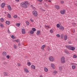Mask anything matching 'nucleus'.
Returning <instances> with one entry per match:
<instances>
[{
  "instance_id": "obj_1",
  "label": "nucleus",
  "mask_w": 77,
  "mask_h": 77,
  "mask_svg": "<svg viewBox=\"0 0 77 77\" xmlns=\"http://www.w3.org/2000/svg\"><path fill=\"white\" fill-rule=\"evenodd\" d=\"M29 4V3L28 2L26 1L24 2H22L20 5L22 6V7H23L24 8H27V5Z\"/></svg>"
},
{
  "instance_id": "obj_2",
  "label": "nucleus",
  "mask_w": 77,
  "mask_h": 77,
  "mask_svg": "<svg viewBox=\"0 0 77 77\" xmlns=\"http://www.w3.org/2000/svg\"><path fill=\"white\" fill-rule=\"evenodd\" d=\"M61 63H65V58L64 57H62L61 58Z\"/></svg>"
},
{
  "instance_id": "obj_3",
  "label": "nucleus",
  "mask_w": 77,
  "mask_h": 77,
  "mask_svg": "<svg viewBox=\"0 0 77 77\" xmlns=\"http://www.w3.org/2000/svg\"><path fill=\"white\" fill-rule=\"evenodd\" d=\"M49 60L51 62H54V58L52 56H50L49 58Z\"/></svg>"
},
{
  "instance_id": "obj_4",
  "label": "nucleus",
  "mask_w": 77,
  "mask_h": 77,
  "mask_svg": "<svg viewBox=\"0 0 77 77\" xmlns=\"http://www.w3.org/2000/svg\"><path fill=\"white\" fill-rule=\"evenodd\" d=\"M32 14L34 17H37L38 16V12L35 11H32Z\"/></svg>"
},
{
  "instance_id": "obj_5",
  "label": "nucleus",
  "mask_w": 77,
  "mask_h": 77,
  "mask_svg": "<svg viewBox=\"0 0 77 77\" xmlns=\"http://www.w3.org/2000/svg\"><path fill=\"white\" fill-rule=\"evenodd\" d=\"M65 12H66V10H61L60 11V13L62 15H63L65 14Z\"/></svg>"
},
{
  "instance_id": "obj_6",
  "label": "nucleus",
  "mask_w": 77,
  "mask_h": 77,
  "mask_svg": "<svg viewBox=\"0 0 77 77\" xmlns=\"http://www.w3.org/2000/svg\"><path fill=\"white\" fill-rule=\"evenodd\" d=\"M36 35L38 36H40L41 35V31L39 30L37 31L36 32Z\"/></svg>"
},
{
  "instance_id": "obj_7",
  "label": "nucleus",
  "mask_w": 77,
  "mask_h": 77,
  "mask_svg": "<svg viewBox=\"0 0 77 77\" xmlns=\"http://www.w3.org/2000/svg\"><path fill=\"white\" fill-rule=\"evenodd\" d=\"M51 67L53 69H55V65L53 63H51Z\"/></svg>"
},
{
  "instance_id": "obj_8",
  "label": "nucleus",
  "mask_w": 77,
  "mask_h": 77,
  "mask_svg": "<svg viewBox=\"0 0 77 77\" xmlns=\"http://www.w3.org/2000/svg\"><path fill=\"white\" fill-rule=\"evenodd\" d=\"M45 48V45H43L41 47V49L42 51L44 50V48Z\"/></svg>"
},
{
  "instance_id": "obj_9",
  "label": "nucleus",
  "mask_w": 77,
  "mask_h": 77,
  "mask_svg": "<svg viewBox=\"0 0 77 77\" xmlns=\"http://www.w3.org/2000/svg\"><path fill=\"white\" fill-rule=\"evenodd\" d=\"M71 46H66L65 47L66 48H67V49L68 50H71Z\"/></svg>"
},
{
  "instance_id": "obj_10",
  "label": "nucleus",
  "mask_w": 77,
  "mask_h": 77,
  "mask_svg": "<svg viewBox=\"0 0 77 77\" xmlns=\"http://www.w3.org/2000/svg\"><path fill=\"white\" fill-rule=\"evenodd\" d=\"M6 4L5 3H2L1 5V7L2 8H4L5 7V6Z\"/></svg>"
},
{
  "instance_id": "obj_11",
  "label": "nucleus",
  "mask_w": 77,
  "mask_h": 77,
  "mask_svg": "<svg viewBox=\"0 0 77 77\" xmlns=\"http://www.w3.org/2000/svg\"><path fill=\"white\" fill-rule=\"evenodd\" d=\"M24 71L26 72V73H28L29 71V70L27 69L26 68H24Z\"/></svg>"
},
{
  "instance_id": "obj_12",
  "label": "nucleus",
  "mask_w": 77,
  "mask_h": 77,
  "mask_svg": "<svg viewBox=\"0 0 77 77\" xmlns=\"http://www.w3.org/2000/svg\"><path fill=\"white\" fill-rule=\"evenodd\" d=\"M59 29L60 30H61L63 31V30H64V28H63V27L62 26H60L59 28Z\"/></svg>"
},
{
  "instance_id": "obj_13",
  "label": "nucleus",
  "mask_w": 77,
  "mask_h": 77,
  "mask_svg": "<svg viewBox=\"0 0 77 77\" xmlns=\"http://www.w3.org/2000/svg\"><path fill=\"white\" fill-rule=\"evenodd\" d=\"M22 34H25V33H26V31H25V29H22Z\"/></svg>"
},
{
  "instance_id": "obj_14",
  "label": "nucleus",
  "mask_w": 77,
  "mask_h": 77,
  "mask_svg": "<svg viewBox=\"0 0 77 77\" xmlns=\"http://www.w3.org/2000/svg\"><path fill=\"white\" fill-rule=\"evenodd\" d=\"M68 39V36L66 35H64V41H66Z\"/></svg>"
},
{
  "instance_id": "obj_15",
  "label": "nucleus",
  "mask_w": 77,
  "mask_h": 77,
  "mask_svg": "<svg viewBox=\"0 0 77 77\" xmlns=\"http://www.w3.org/2000/svg\"><path fill=\"white\" fill-rule=\"evenodd\" d=\"M27 65L28 66H29L32 65V63H31L30 62H27Z\"/></svg>"
},
{
  "instance_id": "obj_16",
  "label": "nucleus",
  "mask_w": 77,
  "mask_h": 77,
  "mask_svg": "<svg viewBox=\"0 0 77 77\" xmlns=\"http://www.w3.org/2000/svg\"><path fill=\"white\" fill-rule=\"evenodd\" d=\"M76 67V65H73L72 66V69H75Z\"/></svg>"
},
{
  "instance_id": "obj_17",
  "label": "nucleus",
  "mask_w": 77,
  "mask_h": 77,
  "mask_svg": "<svg viewBox=\"0 0 77 77\" xmlns=\"http://www.w3.org/2000/svg\"><path fill=\"white\" fill-rule=\"evenodd\" d=\"M2 54L3 56H6V52L5 51H4L2 52Z\"/></svg>"
},
{
  "instance_id": "obj_18",
  "label": "nucleus",
  "mask_w": 77,
  "mask_h": 77,
  "mask_svg": "<svg viewBox=\"0 0 77 77\" xmlns=\"http://www.w3.org/2000/svg\"><path fill=\"white\" fill-rule=\"evenodd\" d=\"M59 70L60 71H62L63 69V67H62V66H60L59 67Z\"/></svg>"
},
{
  "instance_id": "obj_19",
  "label": "nucleus",
  "mask_w": 77,
  "mask_h": 77,
  "mask_svg": "<svg viewBox=\"0 0 77 77\" xmlns=\"http://www.w3.org/2000/svg\"><path fill=\"white\" fill-rule=\"evenodd\" d=\"M44 70L45 71V72H48V69L46 67L44 68Z\"/></svg>"
},
{
  "instance_id": "obj_20",
  "label": "nucleus",
  "mask_w": 77,
  "mask_h": 77,
  "mask_svg": "<svg viewBox=\"0 0 77 77\" xmlns=\"http://www.w3.org/2000/svg\"><path fill=\"white\" fill-rule=\"evenodd\" d=\"M55 7L56 8V9H57L58 10L60 9V7L58 5H55Z\"/></svg>"
},
{
  "instance_id": "obj_21",
  "label": "nucleus",
  "mask_w": 77,
  "mask_h": 77,
  "mask_svg": "<svg viewBox=\"0 0 77 77\" xmlns=\"http://www.w3.org/2000/svg\"><path fill=\"white\" fill-rule=\"evenodd\" d=\"M31 68L32 69H35V66H34L33 65H32L31 66Z\"/></svg>"
},
{
  "instance_id": "obj_22",
  "label": "nucleus",
  "mask_w": 77,
  "mask_h": 77,
  "mask_svg": "<svg viewBox=\"0 0 77 77\" xmlns=\"http://www.w3.org/2000/svg\"><path fill=\"white\" fill-rule=\"evenodd\" d=\"M64 52L65 53H66V54H69V53L68 51L66 49H65L64 50Z\"/></svg>"
},
{
  "instance_id": "obj_23",
  "label": "nucleus",
  "mask_w": 77,
  "mask_h": 77,
  "mask_svg": "<svg viewBox=\"0 0 77 77\" xmlns=\"http://www.w3.org/2000/svg\"><path fill=\"white\" fill-rule=\"evenodd\" d=\"M8 8L9 11H11L12 10V8H11V7L10 5H8Z\"/></svg>"
},
{
  "instance_id": "obj_24",
  "label": "nucleus",
  "mask_w": 77,
  "mask_h": 77,
  "mask_svg": "<svg viewBox=\"0 0 77 77\" xmlns=\"http://www.w3.org/2000/svg\"><path fill=\"white\" fill-rule=\"evenodd\" d=\"M75 48L74 47H72L71 46L70 50H72V51H74V50H75Z\"/></svg>"
},
{
  "instance_id": "obj_25",
  "label": "nucleus",
  "mask_w": 77,
  "mask_h": 77,
  "mask_svg": "<svg viewBox=\"0 0 77 77\" xmlns=\"http://www.w3.org/2000/svg\"><path fill=\"white\" fill-rule=\"evenodd\" d=\"M64 38V35L63 34H62L61 35V38L63 39Z\"/></svg>"
},
{
  "instance_id": "obj_26",
  "label": "nucleus",
  "mask_w": 77,
  "mask_h": 77,
  "mask_svg": "<svg viewBox=\"0 0 77 77\" xmlns=\"http://www.w3.org/2000/svg\"><path fill=\"white\" fill-rule=\"evenodd\" d=\"M3 74L4 76H6L8 75V73L6 72H3Z\"/></svg>"
},
{
  "instance_id": "obj_27",
  "label": "nucleus",
  "mask_w": 77,
  "mask_h": 77,
  "mask_svg": "<svg viewBox=\"0 0 77 77\" xmlns=\"http://www.w3.org/2000/svg\"><path fill=\"white\" fill-rule=\"evenodd\" d=\"M30 34H31V35H33V34L34 33V32L33 30H31L30 31Z\"/></svg>"
},
{
  "instance_id": "obj_28",
  "label": "nucleus",
  "mask_w": 77,
  "mask_h": 77,
  "mask_svg": "<svg viewBox=\"0 0 77 77\" xmlns=\"http://www.w3.org/2000/svg\"><path fill=\"white\" fill-rule=\"evenodd\" d=\"M5 23L6 24H7V25H9V24H10V22L8 21H6Z\"/></svg>"
},
{
  "instance_id": "obj_29",
  "label": "nucleus",
  "mask_w": 77,
  "mask_h": 77,
  "mask_svg": "<svg viewBox=\"0 0 77 77\" xmlns=\"http://www.w3.org/2000/svg\"><path fill=\"white\" fill-rule=\"evenodd\" d=\"M56 36L57 38H60V35L59 34H57L56 35Z\"/></svg>"
},
{
  "instance_id": "obj_30",
  "label": "nucleus",
  "mask_w": 77,
  "mask_h": 77,
  "mask_svg": "<svg viewBox=\"0 0 77 77\" xmlns=\"http://www.w3.org/2000/svg\"><path fill=\"white\" fill-rule=\"evenodd\" d=\"M31 8H32V9H34V10H35L36 8H35V7H33V5H31Z\"/></svg>"
},
{
  "instance_id": "obj_31",
  "label": "nucleus",
  "mask_w": 77,
  "mask_h": 77,
  "mask_svg": "<svg viewBox=\"0 0 77 77\" xmlns=\"http://www.w3.org/2000/svg\"><path fill=\"white\" fill-rule=\"evenodd\" d=\"M7 17L9 18H11V14H8Z\"/></svg>"
},
{
  "instance_id": "obj_32",
  "label": "nucleus",
  "mask_w": 77,
  "mask_h": 77,
  "mask_svg": "<svg viewBox=\"0 0 77 77\" xmlns=\"http://www.w3.org/2000/svg\"><path fill=\"white\" fill-rule=\"evenodd\" d=\"M16 26H17V27H19V26H20V24L18 23H16Z\"/></svg>"
},
{
  "instance_id": "obj_33",
  "label": "nucleus",
  "mask_w": 77,
  "mask_h": 77,
  "mask_svg": "<svg viewBox=\"0 0 77 77\" xmlns=\"http://www.w3.org/2000/svg\"><path fill=\"white\" fill-rule=\"evenodd\" d=\"M0 21L1 22L3 23L4 22V19L3 18H1L0 19Z\"/></svg>"
},
{
  "instance_id": "obj_34",
  "label": "nucleus",
  "mask_w": 77,
  "mask_h": 77,
  "mask_svg": "<svg viewBox=\"0 0 77 77\" xmlns=\"http://www.w3.org/2000/svg\"><path fill=\"white\" fill-rule=\"evenodd\" d=\"M56 26L57 27H58V28H60V25L59 24H57Z\"/></svg>"
},
{
  "instance_id": "obj_35",
  "label": "nucleus",
  "mask_w": 77,
  "mask_h": 77,
  "mask_svg": "<svg viewBox=\"0 0 77 77\" xmlns=\"http://www.w3.org/2000/svg\"><path fill=\"white\" fill-rule=\"evenodd\" d=\"M0 26L2 27V28H3L4 27V25L2 24H0Z\"/></svg>"
},
{
  "instance_id": "obj_36",
  "label": "nucleus",
  "mask_w": 77,
  "mask_h": 77,
  "mask_svg": "<svg viewBox=\"0 0 77 77\" xmlns=\"http://www.w3.org/2000/svg\"><path fill=\"white\" fill-rule=\"evenodd\" d=\"M14 47L15 49H17V45H14Z\"/></svg>"
},
{
  "instance_id": "obj_37",
  "label": "nucleus",
  "mask_w": 77,
  "mask_h": 77,
  "mask_svg": "<svg viewBox=\"0 0 77 77\" xmlns=\"http://www.w3.org/2000/svg\"><path fill=\"white\" fill-rule=\"evenodd\" d=\"M6 58H7V59H9V58H10V56L9 55H7L6 56Z\"/></svg>"
},
{
  "instance_id": "obj_38",
  "label": "nucleus",
  "mask_w": 77,
  "mask_h": 77,
  "mask_svg": "<svg viewBox=\"0 0 77 77\" xmlns=\"http://www.w3.org/2000/svg\"><path fill=\"white\" fill-rule=\"evenodd\" d=\"M32 31H33L34 32H35L36 31V29H35V28H32Z\"/></svg>"
},
{
  "instance_id": "obj_39",
  "label": "nucleus",
  "mask_w": 77,
  "mask_h": 77,
  "mask_svg": "<svg viewBox=\"0 0 77 77\" xmlns=\"http://www.w3.org/2000/svg\"><path fill=\"white\" fill-rule=\"evenodd\" d=\"M45 27L47 29H50V26L47 25L45 26Z\"/></svg>"
},
{
  "instance_id": "obj_40",
  "label": "nucleus",
  "mask_w": 77,
  "mask_h": 77,
  "mask_svg": "<svg viewBox=\"0 0 77 77\" xmlns=\"http://www.w3.org/2000/svg\"><path fill=\"white\" fill-rule=\"evenodd\" d=\"M26 24H27V26H29V21H26Z\"/></svg>"
},
{
  "instance_id": "obj_41",
  "label": "nucleus",
  "mask_w": 77,
  "mask_h": 77,
  "mask_svg": "<svg viewBox=\"0 0 77 77\" xmlns=\"http://www.w3.org/2000/svg\"><path fill=\"white\" fill-rule=\"evenodd\" d=\"M16 42H20V40L19 39H16Z\"/></svg>"
},
{
  "instance_id": "obj_42",
  "label": "nucleus",
  "mask_w": 77,
  "mask_h": 77,
  "mask_svg": "<svg viewBox=\"0 0 77 77\" xmlns=\"http://www.w3.org/2000/svg\"><path fill=\"white\" fill-rule=\"evenodd\" d=\"M11 38L12 39H15V37L14 36V35L11 36Z\"/></svg>"
},
{
  "instance_id": "obj_43",
  "label": "nucleus",
  "mask_w": 77,
  "mask_h": 77,
  "mask_svg": "<svg viewBox=\"0 0 77 77\" xmlns=\"http://www.w3.org/2000/svg\"><path fill=\"white\" fill-rule=\"evenodd\" d=\"M72 25L73 26H76V23H72Z\"/></svg>"
},
{
  "instance_id": "obj_44",
  "label": "nucleus",
  "mask_w": 77,
  "mask_h": 77,
  "mask_svg": "<svg viewBox=\"0 0 77 77\" xmlns=\"http://www.w3.org/2000/svg\"><path fill=\"white\" fill-rule=\"evenodd\" d=\"M50 32L51 33H53V30L51 29L50 30Z\"/></svg>"
},
{
  "instance_id": "obj_45",
  "label": "nucleus",
  "mask_w": 77,
  "mask_h": 77,
  "mask_svg": "<svg viewBox=\"0 0 77 77\" xmlns=\"http://www.w3.org/2000/svg\"><path fill=\"white\" fill-rule=\"evenodd\" d=\"M73 58H77V56L75 55H74L73 56Z\"/></svg>"
},
{
  "instance_id": "obj_46",
  "label": "nucleus",
  "mask_w": 77,
  "mask_h": 77,
  "mask_svg": "<svg viewBox=\"0 0 77 77\" xmlns=\"http://www.w3.org/2000/svg\"><path fill=\"white\" fill-rule=\"evenodd\" d=\"M60 3L61 4H63V3H64V1H60Z\"/></svg>"
},
{
  "instance_id": "obj_47",
  "label": "nucleus",
  "mask_w": 77,
  "mask_h": 77,
  "mask_svg": "<svg viewBox=\"0 0 77 77\" xmlns=\"http://www.w3.org/2000/svg\"><path fill=\"white\" fill-rule=\"evenodd\" d=\"M45 6H46V7H47V8H48V5H47V4H46V3H45Z\"/></svg>"
},
{
  "instance_id": "obj_48",
  "label": "nucleus",
  "mask_w": 77,
  "mask_h": 77,
  "mask_svg": "<svg viewBox=\"0 0 77 77\" xmlns=\"http://www.w3.org/2000/svg\"><path fill=\"white\" fill-rule=\"evenodd\" d=\"M17 17H18V16L17 15H15L14 16V18H17Z\"/></svg>"
},
{
  "instance_id": "obj_49",
  "label": "nucleus",
  "mask_w": 77,
  "mask_h": 77,
  "mask_svg": "<svg viewBox=\"0 0 77 77\" xmlns=\"http://www.w3.org/2000/svg\"><path fill=\"white\" fill-rule=\"evenodd\" d=\"M75 6H77V1L75 2Z\"/></svg>"
},
{
  "instance_id": "obj_50",
  "label": "nucleus",
  "mask_w": 77,
  "mask_h": 77,
  "mask_svg": "<svg viewBox=\"0 0 77 77\" xmlns=\"http://www.w3.org/2000/svg\"><path fill=\"white\" fill-rule=\"evenodd\" d=\"M17 65L18 66H21V64L19 63H18L17 64Z\"/></svg>"
},
{
  "instance_id": "obj_51",
  "label": "nucleus",
  "mask_w": 77,
  "mask_h": 77,
  "mask_svg": "<svg viewBox=\"0 0 77 77\" xmlns=\"http://www.w3.org/2000/svg\"><path fill=\"white\" fill-rule=\"evenodd\" d=\"M69 44H72V42H71V41H69L68 42Z\"/></svg>"
},
{
  "instance_id": "obj_52",
  "label": "nucleus",
  "mask_w": 77,
  "mask_h": 77,
  "mask_svg": "<svg viewBox=\"0 0 77 77\" xmlns=\"http://www.w3.org/2000/svg\"><path fill=\"white\" fill-rule=\"evenodd\" d=\"M30 20L31 22H33V20L32 19H30Z\"/></svg>"
},
{
  "instance_id": "obj_53",
  "label": "nucleus",
  "mask_w": 77,
  "mask_h": 77,
  "mask_svg": "<svg viewBox=\"0 0 77 77\" xmlns=\"http://www.w3.org/2000/svg\"><path fill=\"white\" fill-rule=\"evenodd\" d=\"M43 0H37V1L38 2H42Z\"/></svg>"
},
{
  "instance_id": "obj_54",
  "label": "nucleus",
  "mask_w": 77,
  "mask_h": 77,
  "mask_svg": "<svg viewBox=\"0 0 77 77\" xmlns=\"http://www.w3.org/2000/svg\"><path fill=\"white\" fill-rule=\"evenodd\" d=\"M48 51H50V48L49 47H48Z\"/></svg>"
},
{
  "instance_id": "obj_55",
  "label": "nucleus",
  "mask_w": 77,
  "mask_h": 77,
  "mask_svg": "<svg viewBox=\"0 0 77 77\" xmlns=\"http://www.w3.org/2000/svg\"><path fill=\"white\" fill-rule=\"evenodd\" d=\"M54 74H57V71H55L54 72Z\"/></svg>"
},
{
  "instance_id": "obj_56",
  "label": "nucleus",
  "mask_w": 77,
  "mask_h": 77,
  "mask_svg": "<svg viewBox=\"0 0 77 77\" xmlns=\"http://www.w3.org/2000/svg\"><path fill=\"white\" fill-rule=\"evenodd\" d=\"M8 33H11V32H10V31H9V29H8Z\"/></svg>"
},
{
  "instance_id": "obj_57",
  "label": "nucleus",
  "mask_w": 77,
  "mask_h": 77,
  "mask_svg": "<svg viewBox=\"0 0 77 77\" xmlns=\"http://www.w3.org/2000/svg\"><path fill=\"white\" fill-rule=\"evenodd\" d=\"M2 60H5V57H2Z\"/></svg>"
},
{
  "instance_id": "obj_58",
  "label": "nucleus",
  "mask_w": 77,
  "mask_h": 77,
  "mask_svg": "<svg viewBox=\"0 0 77 77\" xmlns=\"http://www.w3.org/2000/svg\"><path fill=\"white\" fill-rule=\"evenodd\" d=\"M13 42H16V40H12Z\"/></svg>"
},
{
  "instance_id": "obj_59",
  "label": "nucleus",
  "mask_w": 77,
  "mask_h": 77,
  "mask_svg": "<svg viewBox=\"0 0 77 77\" xmlns=\"http://www.w3.org/2000/svg\"><path fill=\"white\" fill-rule=\"evenodd\" d=\"M72 32L73 33H74V32H75V31H74V29L73 30H72Z\"/></svg>"
},
{
  "instance_id": "obj_60",
  "label": "nucleus",
  "mask_w": 77,
  "mask_h": 77,
  "mask_svg": "<svg viewBox=\"0 0 77 77\" xmlns=\"http://www.w3.org/2000/svg\"><path fill=\"white\" fill-rule=\"evenodd\" d=\"M15 0L16 2H19V0Z\"/></svg>"
},
{
  "instance_id": "obj_61",
  "label": "nucleus",
  "mask_w": 77,
  "mask_h": 77,
  "mask_svg": "<svg viewBox=\"0 0 77 77\" xmlns=\"http://www.w3.org/2000/svg\"><path fill=\"white\" fill-rule=\"evenodd\" d=\"M18 46H21V44H18Z\"/></svg>"
},
{
  "instance_id": "obj_62",
  "label": "nucleus",
  "mask_w": 77,
  "mask_h": 77,
  "mask_svg": "<svg viewBox=\"0 0 77 77\" xmlns=\"http://www.w3.org/2000/svg\"><path fill=\"white\" fill-rule=\"evenodd\" d=\"M48 2H51V0H48Z\"/></svg>"
},
{
  "instance_id": "obj_63",
  "label": "nucleus",
  "mask_w": 77,
  "mask_h": 77,
  "mask_svg": "<svg viewBox=\"0 0 77 77\" xmlns=\"http://www.w3.org/2000/svg\"><path fill=\"white\" fill-rule=\"evenodd\" d=\"M40 77H43V76H42V75H40Z\"/></svg>"
},
{
  "instance_id": "obj_64",
  "label": "nucleus",
  "mask_w": 77,
  "mask_h": 77,
  "mask_svg": "<svg viewBox=\"0 0 77 77\" xmlns=\"http://www.w3.org/2000/svg\"><path fill=\"white\" fill-rule=\"evenodd\" d=\"M42 9V10L43 11H45V10H43Z\"/></svg>"
}]
</instances>
